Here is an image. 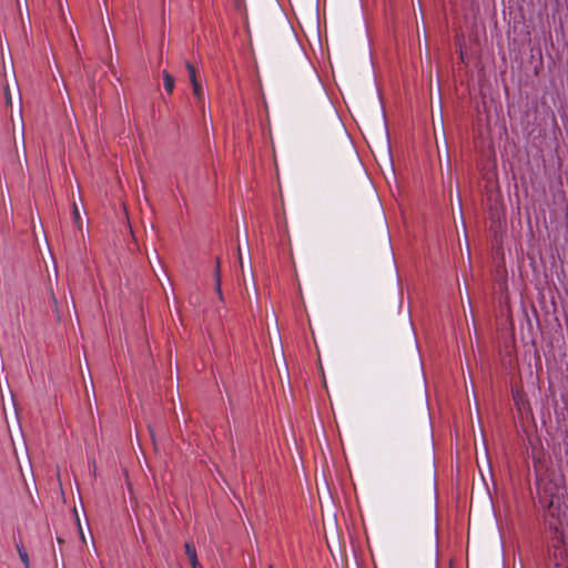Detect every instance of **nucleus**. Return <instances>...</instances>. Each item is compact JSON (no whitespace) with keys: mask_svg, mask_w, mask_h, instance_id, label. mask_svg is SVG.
Returning <instances> with one entry per match:
<instances>
[{"mask_svg":"<svg viewBox=\"0 0 568 568\" xmlns=\"http://www.w3.org/2000/svg\"><path fill=\"white\" fill-rule=\"evenodd\" d=\"M564 476H554L548 483L542 486L544 494L550 498L549 505H552L556 498L564 495L565 491Z\"/></svg>","mask_w":568,"mask_h":568,"instance_id":"nucleus-1","label":"nucleus"},{"mask_svg":"<svg viewBox=\"0 0 568 568\" xmlns=\"http://www.w3.org/2000/svg\"><path fill=\"white\" fill-rule=\"evenodd\" d=\"M185 552L190 559L192 568H196V566L199 565V561H197V555H196L195 547L192 544L186 542L185 544Z\"/></svg>","mask_w":568,"mask_h":568,"instance_id":"nucleus-2","label":"nucleus"},{"mask_svg":"<svg viewBox=\"0 0 568 568\" xmlns=\"http://www.w3.org/2000/svg\"><path fill=\"white\" fill-rule=\"evenodd\" d=\"M162 75H163L164 89L169 94H171L174 89V83H175L174 78L168 71H163Z\"/></svg>","mask_w":568,"mask_h":568,"instance_id":"nucleus-3","label":"nucleus"},{"mask_svg":"<svg viewBox=\"0 0 568 568\" xmlns=\"http://www.w3.org/2000/svg\"><path fill=\"white\" fill-rule=\"evenodd\" d=\"M16 547H17L19 557H20L21 561L23 562L24 567L30 568L29 556H28L27 551L24 550L22 542H18L16 545Z\"/></svg>","mask_w":568,"mask_h":568,"instance_id":"nucleus-4","label":"nucleus"},{"mask_svg":"<svg viewBox=\"0 0 568 568\" xmlns=\"http://www.w3.org/2000/svg\"><path fill=\"white\" fill-rule=\"evenodd\" d=\"M557 554L558 556V561L559 562H564L565 561H568V555L567 552L560 548L559 545H555V552H554V556Z\"/></svg>","mask_w":568,"mask_h":568,"instance_id":"nucleus-5","label":"nucleus"},{"mask_svg":"<svg viewBox=\"0 0 568 568\" xmlns=\"http://www.w3.org/2000/svg\"><path fill=\"white\" fill-rule=\"evenodd\" d=\"M193 93L197 98L199 102H203L204 93L199 82L192 83Z\"/></svg>","mask_w":568,"mask_h":568,"instance_id":"nucleus-6","label":"nucleus"},{"mask_svg":"<svg viewBox=\"0 0 568 568\" xmlns=\"http://www.w3.org/2000/svg\"><path fill=\"white\" fill-rule=\"evenodd\" d=\"M185 67H186V69L189 71L191 83L197 82V80H196V72H195L194 65L191 64L190 62H186Z\"/></svg>","mask_w":568,"mask_h":568,"instance_id":"nucleus-7","label":"nucleus"},{"mask_svg":"<svg viewBox=\"0 0 568 568\" xmlns=\"http://www.w3.org/2000/svg\"><path fill=\"white\" fill-rule=\"evenodd\" d=\"M73 219H74V222L78 225V227L81 229L82 227L81 217H80L79 209L75 203H73Z\"/></svg>","mask_w":568,"mask_h":568,"instance_id":"nucleus-8","label":"nucleus"},{"mask_svg":"<svg viewBox=\"0 0 568 568\" xmlns=\"http://www.w3.org/2000/svg\"><path fill=\"white\" fill-rule=\"evenodd\" d=\"M214 278H215V282L221 281L220 258L216 260V267H215V271H214Z\"/></svg>","mask_w":568,"mask_h":568,"instance_id":"nucleus-9","label":"nucleus"},{"mask_svg":"<svg viewBox=\"0 0 568 568\" xmlns=\"http://www.w3.org/2000/svg\"><path fill=\"white\" fill-rule=\"evenodd\" d=\"M428 484H429V488H433V487H434V471H433L432 464H429V470H428Z\"/></svg>","mask_w":568,"mask_h":568,"instance_id":"nucleus-10","label":"nucleus"},{"mask_svg":"<svg viewBox=\"0 0 568 568\" xmlns=\"http://www.w3.org/2000/svg\"><path fill=\"white\" fill-rule=\"evenodd\" d=\"M555 568H568V561L559 562L557 554L555 555Z\"/></svg>","mask_w":568,"mask_h":568,"instance_id":"nucleus-11","label":"nucleus"},{"mask_svg":"<svg viewBox=\"0 0 568 568\" xmlns=\"http://www.w3.org/2000/svg\"><path fill=\"white\" fill-rule=\"evenodd\" d=\"M215 290H216V293L219 295V298L222 301L223 300V293H222V290H221V281L215 282Z\"/></svg>","mask_w":568,"mask_h":568,"instance_id":"nucleus-12","label":"nucleus"},{"mask_svg":"<svg viewBox=\"0 0 568 568\" xmlns=\"http://www.w3.org/2000/svg\"><path fill=\"white\" fill-rule=\"evenodd\" d=\"M6 99H7L8 103H11V95H10L9 87L6 88Z\"/></svg>","mask_w":568,"mask_h":568,"instance_id":"nucleus-13","label":"nucleus"},{"mask_svg":"<svg viewBox=\"0 0 568 568\" xmlns=\"http://www.w3.org/2000/svg\"><path fill=\"white\" fill-rule=\"evenodd\" d=\"M239 261H240L241 267H243V261H242V255H241V248L240 247H239Z\"/></svg>","mask_w":568,"mask_h":568,"instance_id":"nucleus-14","label":"nucleus"},{"mask_svg":"<svg viewBox=\"0 0 568 568\" xmlns=\"http://www.w3.org/2000/svg\"><path fill=\"white\" fill-rule=\"evenodd\" d=\"M540 463V458L534 457V466L537 467V464Z\"/></svg>","mask_w":568,"mask_h":568,"instance_id":"nucleus-15","label":"nucleus"},{"mask_svg":"<svg viewBox=\"0 0 568 568\" xmlns=\"http://www.w3.org/2000/svg\"><path fill=\"white\" fill-rule=\"evenodd\" d=\"M80 536H81L82 541L85 542V537H84L83 531H82L81 528H80Z\"/></svg>","mask_w":568,"mask_h":568,"instance_id":"nucleus-16","label":"nucleus"},{"mask_svg":"<svg viewBox=\"0 0 568 568\" xmlns=\"http://www.w3.org/2000/svg\"><path fill=\"white\" fill-rule=\"evenodd\" d=\"M52 303H53L54 306H57V304H58L57 298H55V296L53 294H52Z\"/></svg>","mask_w":568,"mask_h":568,"instance_id":"nucleus-17","label":"nucleus"},{"mask_svg":"<svg viewBox=\"0 0 568 568\" xmlns=\"http://www.w3.org/2000/svg\"><path fill=\"white\" fill-rule=\"evenodd\" d=\"M557 542L560 544V545L564 544L562 537L558 538Z\"/></svg>","mask_w":568,"mask_h":568,"instance_id":"nucleus-18","label":"nucleus"},{"mask_svg":"<svg viewBox=\"0 0 568 568\" xmlns=\"http://www.w3.org/2000/svg\"><path fill=\"white\" fill-rule=\"evenodd\" d=\"M60 10H61L62 18H64L63 7L61 4H60Z\"/></svg>","mask_w":568,"mask_h":568,"instance_id":"nucleus-19","label":"nucleus"},{"mask_svg":"<svg viewBox=\"0 0 568 568\" xmlns=\"http://www.w3.org/2000/svg\"><path fill=\"white\" fill-rule=\"evenodd\" d=\"M270 568H273V566H272V565H270Z\"/></svg>","mask_w":568,"mask_h":568,"instance_id":"nucleus-20","label":"nucleus"}]
</instances>
